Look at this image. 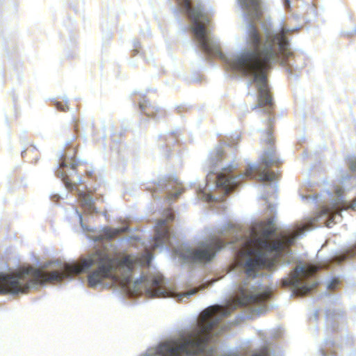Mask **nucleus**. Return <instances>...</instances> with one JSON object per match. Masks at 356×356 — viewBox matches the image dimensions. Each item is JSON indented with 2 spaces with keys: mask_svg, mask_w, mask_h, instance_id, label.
I'll return each mask as SVG.
<instances>
[{
  "mask_svg": "<svg viewBox=\"0 0 356 356\" xmlns=\"http://www.w3.org/2000/svg\"><path fill=\"white\" fill-rule=\"evenodd\" d=\"M346 164L350 171L356 172V155H350L347 156Z\"/></svg>",
  "mask_w": 356,
  "mask_h": 356,
  "instance_id": "obj_10",
  "label": "nucleus"
},
{
  "mask_svg": "<svg viewBox=\"0 0 356 356\" xmlns=\"http://www.w3.org/2000/svg\"><path fill=\"white\" fill-rule=\"evenodd\" d=\"M339 284V280L334 278L327 283V289L332 290L334 289Z\"/></svg>",
  "mask_w": 356,
  "mask_h": 356,
  "instance_id": "obj_11",
  "label": "nucleus"
},
{
  "mask_svg": "<svg viewBox=\"0 0 356 356\" xmlns=\"http://www.w3.org/2000/svg\"><path fill=\"white\" fill-rule=\"evenodd\" d=\"M272 120H273L272 118L270 117H268V124L269 127H270L273 123Z\"/></svg>",
  "mask_w": 356,
  "mask_h": 356,
  "instance_id": "obj_17",
  "label": "nucleus"
},
{
  "mask_svg": "<svg viewBox=\"0 0 356 356\" xmlns=\"http://www.w3.org/2000/svg\"><path fill=\"white\" fill-rule=\"evenodd\" d=\"M319 267L316 265H298L291 273L290 278L284 280V284L290 286L295 294L303 296L309 293L317 284L315 280H309L313 277Z\"/></svg>",
  "mask_w": 356,
  "mask_h": 356,
  "instance_id": "obj_2",
  "label": "nucleus"
},
{
  "mask_svg": "<svg viewBox=\"0 0 356 356\" xmlns=\"http://www.w3.org/2000/svg\"><path fill=\"white\" fill-rule=\"evenodd\" d=\"M356 256V243L351 247V248L346 252V255L344 256L343 259H345L346 257H354Z\"/></svg>",
  "mask_w": 356,
  "mask_h": 356,
  "instance_id": "obj_12",
  "label": "nucleus"
},
{
  "mask_svg": "<svg viewBox=\"0 0 356 356\" xmlns=\"http://www.w3.org/2000/svg\"><path fill=\"white\" fill-rule=\"evenodd\" d=\"M268 211H269L270 213H274L275 212V206L269 204L268 207Z\"/></svg>",
  "mask_w": 356,
  "mask_h": 356,
  "instance_id": "obj_14",
  "label": "nucleus"
},
{
  "mask_svg": "<svg viewBox=\"0 0 356 356\" xmlns=\"http://www.w3.org/2000/svg\"><path fill=\"white\" fill-rule=\"evenodd\" d=\"M78 198L85 212L89 213H97L98 211L94 205L93 198L84 191H78Z\"/></svg>",
  "mask_w": 356,
  "mask_h": 356,
  "instance_id": "obj_6",
  "label": "nucleus"
},
{
  "mask_svg": "<svg viewBox=\"0 0 356 356\" xmlns=\"http://www.w3.org/2000/svg\"><path fill=\"white\" fill-rule=\"evenodd\" d=\"M56 108H57L58 109L61 110V111H65V108L64 105H63V104H62L61 103H60V102H57V103H56Z\"/></svg>",
  "mask_w": 356,
  "mask_h": 356,
  "instance_id": "obj_16",
  "label": "nucleus"
},
{
  "mask_svg": "<svg viewBox=\"0 0 356 356\" xmlns=\"http://www.w3.org/2000/svg\"><path fill=\"white\" fill-rule=\"evenodd\" d=\"M243 14L250 21L248 24V30H297V27L289 28L282 22L276 27H271L268 21L261 19L260 0H238Z\"/></svg>",
  "mask_w": 356,
  "mask_h": 356,
  "instance_id": "obj_3",
  "label": "nucleus"
},
{
  "mask_svg": "<svg viewBox=\"0 0 356 356\" xmlns=\"http://www.w3.org/2000/svg\"><path fill=\"white\" fill-rule=\"evenodd\" d=\"M174 188V183L172 181H168L165 179H162L159 181L158 187L156 190H162L164 192L168 193V199L170 198H177L179 195L181 193V189H177L175 191H173L172 189Z\"/></svg>",
  "mask_w": 356,
  "mask_h": 356,
  "instance_id": "obj_8",
  "label": "nucleus"
},
{
  "mask_svg": "<svg viewBox=\"0 0 356 356\" xmlns=\"http://www.w3.org/2000/svg\"><path fill=\"white\" fill-rule=\"evenodd\" d=\"M76 213L79 216L80 224H81L83 229V230H89V229L87 227H85L84 225H83L82 214L79 211H78L77 210L76 211Z\"/></svg>",
  "mask_w": 356,
  "mask_h": 356,
  "instance_id": "obj_13",
  "label": "nucleus"
},
{
  "mask_svg": "<svg viewBox=\"0 0 356 356\" xmlns=\"http://www.w3.org/2000/svg\"><path fill=\"white\" fill-rule=\"evenodd\" d=\"M236 139L238 140V134H236Z\"/></svg>",
  "mask_w": 356,
  "mask_h": 356,
  "instance_id": "obj_23",
  "label": "nucleus"
},
{
  "mask_svg": "<svg viewBox=\"0 0 356 356\" xmlns=\"http://www.w3.org/2000/svg\"><path fill=\"white\" fill-rule=\"evenodd\" d=\"M175 184H177V185H179V184H180V183H179V182H178L177 181H175Z\"/></svg>",
  "mask_w": 356,
  "mask_h": 356,
  "instance_id": "obj_20",
  "label": "nucleus"
},
{
  "mask_svg": "<svg viewBox=\"0 0 356 356\" xmlns=\"http://www.w3.org/2000/svg\"><path fill=\"white\" fill-rule=\"evenodd\" d=\"M77 181H78V182H81V179L79 177V178L77 179Z\"/></svg>",
  "mask_w": 356,
  "mask_h": 356,
  "instance_id": "obj_21",
  "label": "nucleus"
},
{
  "mask_svg": "<svg viewBox=\"0 0 356 356\" xmlns=\"http://www.w3.org/2000/svg\"><path fill=\"white\" fill-rule=\"evenodd\" d=\"M264 186H269V184H264Z\"/></svg>",
  "mask_w": 356,
  "mask_h": 356,
  "instance_id": "obj_25",
  "label": "nucleus"
},
{
  "mask_svg": "<svg viewBox=\"0 0 356 356\" xmlns=\"http://www.w3.org/2000/svg\"><path fill=\"white\" fill-rule=\"evenodd\" d=\"M317 316H318V312L315 311L314 313V318L315 320H316Z\"/></svg>",
  "mask_w": 356,
  "mask_h": 356,
  "instance_id": "obj_18",
  "label": "nucleus"
},
{
  "mask_svg": "<svg viewBox=\"0 0 356 356\" xmlns=\"http://www.w3.org/2000/svg\"><path fill=\"white\" fill-rule=\"evenodd\" d=\"M156 191H155L154 192V193H153V196H154V197H156Z\"/></svg>",
  "mask_w": 356,
  "mask_h": 356,
  "instance_id": "obj_22",
  "label": "nucleus"
},
{
  "mask_svg": "<svg viewBox=\"0 0 356 356\" xmlns=\"http://www.w3.org/2000/svg\"><path fill=\"white\" fill-rule=\"evenodd\" d=\"M61 156L62 161L59 163V168H63L69 167L70 172H67L66 171L59 170L58 171V176L62 179L67 188L73 189L74 186L76 185V183L70 179V176L72 172H74L76 166L78 165V162L73 158H71L70 159L63 158V154H61Z\"/></svg>",
  "mask_w": 356,
  "mask_h": 356,
  "instance_id": "obj_4",
  "label": "nucleus"
},
{
  "mask_svg": "<svg viewBox=\"0 0 356 356\" xmlns=\"http://www.w3.org/2000/svg\"><path fill=\"white\" fill-rule=\"evenodd\" d=\"M355 31L356 32V29H355Z\"/></svg>",
  "mask_w": 356,
  "mask_h": 356,
  "instance_id": "obj_26",
  "label": "nucleus"
},
{
  "mask_svg": "<svg viewBox=\"0 0 356 356\" xmlns=\"http://www.w3.org/2000/svg\"><path fill=\"white\" fill-rule=\"evenodd\" d=\"M234 155L232 153L229 154L221 146H217L211 152L207 183L204 188H199V198L209 202H219L222 204V195L216 197L208 193L207 188L209 191L211 188H218L222 191V195H226L236 188L245 178L251 177L261 181H273L275 178L273 172H269L254 163H250L245 172L234 177L232 172L236 168L234 163Z\"/></svg>",
  "mask_w": 356,
  "mask_h": 356,
  "instance_id": "obj_1",
  "label": "nucleus"
},
{
  "mask_svg": "<svg viewBox=\"0 0 356 356\" xmlns=\"http://www.w3.org/2000/svg\"><path fill=\"white\" fill-rule=\"evenodd\" d=\"M273 188L275 189V191L277 192V185L273 184Z\"/></svg>",
  "mask_w": 356,
  "mask_h": 356,
  "instance_id": "obj_19",
  "label": "nucleus"
},
{
  "mask_svg": "<svg viewBox=\"0 0 356 356\" xmlns=\"http://www.w3.org/2000/svg\"><path fill=\"white\" fill-rule=\"evenodd\" d=\"M322 356H325V354L323 351L322 352Z\"/></svg>",
  "mask_w": 356,
  "mask_h": 356,
  "instance_id": "obj_24",
  "label": "nucleus"
},
{
  "mask_svg": "<svg viewBox=\"0 0 356 356\" xmlns=\"http://www.w3.org/2000/svg\"><path fill=\"white\" fill-rule=\"evenodd\" d=\"M270 296V291L265 290L261 285H254V304H266Z\"/></svg>",
  "mask_w": 356,
  "mask_h": 356,
  "instance_id": "obj_9",
  "label": "nucleus"
},
{
  "mask_svg": "<svg viewBox=\"0 0 356 356\" xmlns=\"http://www.w3.org/2000/svg\"><path fill=\"white\" fill-rule=\"evenodd\" d=\"M266 140V143L270 145V147L265 150L264 154L262 155L261 161L262 163L265 166V168H268L272 165L278 163L280 162V159L277 156L274 147L272 145L273 138L272 136V133L270 129L267 131Z\"/></svg>",
  "mask_w": 356,
  "mask_h": 356,
  "instance_id": "obj_5",
  "label": "nucleus"
},
{
  "mask_svg": "<svg viewBox=\"0 0 356 356\" xmlns=\"http://www.w3.org/2000/svg\"><path fill=\"white\" fill-rule=\"evenodd\" d=\"M284 5L286 9H289L291 7V0H284Z\"/></svg>",
  "mask_w": 356,
  "mask_h": 356,
  "instance_id": "obj_15",
  "label": "nucleus"
},
{
  "mask_svg": "<svg viewBox=\"0 0 356 356\" xmlns=\"http://www.w3.org/2000/svg\"><path fill=\"white\" fill-rule=\"evenodd\" d=\"M140 110L148 117H151L154 120H159L164 115V111L161 110L159 108L152 106L148 102L144 100L140 102Z\"/></svg>",
  "mask_w": 356,
  "mask_h": 356,
  "instance_id": "obj_7",
  "label": "nucleus"
}]
</instances>
